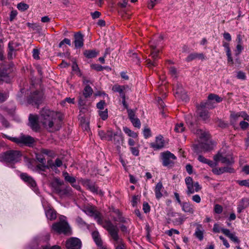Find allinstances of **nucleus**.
Returning <instances> with one entry per match:
<instances>
[{
	"mask_svg": "<svg viewBox=\"0 0 249 249\" xmlns=\"http://www.w3.org/2000/svg\"><path fill=\"white\" fill-rule=\"evenodd\" d=\"M30 126L32 129L36 131L38 130L40 128L39 123V117H38L37 115L30 114L29 117Z\"/></svg>",
	"mask_w": 249,
	"mask_h": 249,
	"instance_id": "17",
	"label": "nucleus"
},
{
	"mask_svg": "<svg viewBox=\"0 0 249 249\" xmlns=\"http://www.w3.org/2000/svg\"><path fill=\"white\" fill-rule=\"evenodd\" d=\"M199 117L204 121H206L209 120L210 116L209 112L207 111L204 110H200L199 111Z\"/></svg>",
	"mask_w": 249,
	"mask_h": 249,
	"instance_id": "34",
	"label": "nucleus"
},
{
	"mask_svg": "<svg viewBox=\"0 0 249 249\" xmlns=\"http://www.w3.org/2000/svg\"><path fill=\"white\" fill-rule=\"evenodd\" d=\"M2 136L19 145H27L30 146L35 142L34 139L28 135L21 134L18 137H13L3 134Z\"/></svg>",
	"mask_w": 249,
	"mask_h": 249,
	"instance_id": "4",
	"label": "nucleus"
},
{
	"mask_svg": "<svg viewBox=\"0 0 249 249\" xmlns=\"http://www.w3.org/2000/svg\"><path fill=\"white\" fill-rule=\"evenodd\" d=\"M92 93L93 90L92 88L89 85H87L84 89L82 93H79L78 97L79 106L80 107L84 106L86 102V99L89 97Z\"/></svg>",
	"mask_w": 249,
	"mask_h": 249,
	"instance_id": "7",
	"label": "nucleus"
},
{
	"mask_svg": "<svg viewBox=\"0 0 249 249\" xmlns=\"http://www.w3.org/2000/svg\"><path fill=\"white\" fill-rule=\"evenodd\" d=\"M112 90L114 92H119L120 95L122 96L124 94L123 93V91L124 90V86L116 84L112 87Z\"/></svg>",
	"mask_w": 249,
	"mask_h": 249,
	"instance_id": "33",
	"label": "nucleus"
},
{
	"mask_svg": "<svg viewBox=\"0 0 249 249\" xmlns=\"http://www.w3.org/2000/svg\"><path fill=\"white\" fill-rule=\"evenodd\" d=\"M57 113L48 108H43L40 112L39 123L50 131L58 130L61 127L60 120H57Z\"/></svg>",
	"mask_w": 249,
	"mask_h": 249,
	"instance_id": "1",
	"label": "nucleus"
},
{
	"mask_svg": "<svg viewBox=\"0 0 249 249\" xmlns=\"http://www.w3.org/2000/svg\"><path fill=\"white\" fill-rule=\"evenodd\" d=\"M82 184L93 193H98V187L95 183L89 179H83L81 181Z\"/></svg>",
	"mask_w": 249,
	"mask_h": 249,
	"instance_id": "23",
	"label": "nucleus"
},
{
	"mask_svg": "<svg viewBox=\"0 0 249 249\" xmlns=\"http://www.w3.org/2000/svg\"><path fill=\"white\" fill-rule=\"evenodd\" d=\"M143 210L144 213H147L150 210V207L147 202H144L143 204Z\"/></svg>",
	"mask_w": 249,
	"mask_h": 249,
	"instance_id": "63",
	"label": "nucleus"
},
{
	"mask_svg": "<svg viewBox=\"0 0 249 249\" xmlns=\"http://www.w3.org/2000/svg\"><path fill=\"white\" fill-rule=\"evenodd\" d=\"M83 211L87 214L93 216L99 224L102 222V219L100 217V213L97 212L94 208L92 206H87L84 207Z\"/></svg>",
	"mask_w": 249,
	"mask_h": 249,
	"instance_id": "12",
	"label": "nucleus"
},
{
	"mask_svg": "<svg viewBox=\"0 0 249 249\" xmlns=\"http://www.w3.org/2000/svg\"><path fill=\"white\" fill-rule=\"evenodd\" d=\"M196 59H198L203 60L205 59V56L202 53H192L187 56L186 58V61L190 62Z\"/></svg>",
	"mask_w": 249,
	"mask_h": 249,
	"instance_id": "28",
	"label": "nucleus"
},
{
	"mask_svg": "<svg viewBox=\"0 0 249 249\" xmlns=\"http://www.w3.org/2000/svg\"><path fill=\"white\" fill-rule=\"evenodd\" d=\"M99 115L100 117L102 118L103 120H106L107 118L108 117V112L107 109H106L105 111H99Z\"/></svg>",
	"mask_w": 249,
	"mask_h": 249,
	"instance_id": "51",
	"label": "nucleus"
},
{
	"mask_svg": "<svg viewBox=\"0 0 249 249\" xmlns=\"http://www.w3.org/2000/svg\"><path fill=\"white\" fill-rule=\"evenodd\" d=\"M52 228L54 231L58 233H63L67 234L70 232V228L68 223L62 219H60V222L53 224Z\"/></svg>",
	"mask_w": 249,
	"mask_h": 249,
	"instance_id": "6",
	"label": "nucleus"
},
{
	"mask_svg": "<svg viewBox=\"0 0 249 249\" xmlns=\"http://www.w3.org/2000/svg\"><path fill=\"white\" fill-rule=\"evenodd\" d=\"M17 8L21 11H24L28 9L29 5L26 3L21 2L18 4Z\"/></svg>",
	"mask_w": 249,
	"mask_h": 249,
	"instance_id": "42",
	"label": "nucleus"
},
{
	"mask_svg": "<svg viewBox=\"0 0 249 249\" xmlns=\"http://www.w3.org/2000/svg\"><path fill=\"white\" fill-rule=\"evenodd\" d=\"M64 44H66L69 46H71V40L68 39V38H64L62 41H61L59 45H58V46L59 48H61L62 47V46Z\"/></svg>",
	"mask_w": 249,
	"mask_h": 249,
	"instance_id": "50",
	"label": "nucleus"
},
{
	"mask_svg": "<svg viewBox=\"0 0 249 249\" xmlns=\"http://www.w3.org/2000/svg\"><path fill=\"white\" fill-rule=\"evenodd\" d=\"M118 232V226L110 223V236L116 249H125V245L123 239L119 236Z\"/></svg>",
	"mask_w": 249,
	"mask_h": 249,
	"instance_id": "3",
	"label": "nucleus"
},
{
	"mask_svg": "<svg viewBox=\"0 0 249 249\" xmlns=\"http://www.w3.org/2000/svg\"><path fill=\"white\" fill-rule=\"evenodd\" d=\"M127 113H128V117H129V119L130 120V121H131L133 119L136 118L135 117V112L133 110L131 109H127Z\"/></svg>",
	"mask_w": 249,
	"mask_h": 249,
	"instance_id": "48",
	"label": "nucleus"
},
{
	"mask_svg": "<svg viewBox=\"0 0 249 249\" xmlns=\"http://www.w3.org/2000/svg\"><path fill=\"white\" fill-rule=\"evenodd\" d=\"M169 72L170 74L172 76L174 77L177 76V71L176 68L174 67H171L169 68Z\"/></svg>",
	"mask_w": 249,
	"mask_h": 249,
	"instance_id": "58",
	"label": "nucleus"
},
{
	"mask_svg": "<svg viewBox=\"0 0 249 249\" xmlns=\"http://www.w3.org/2000/svg\"><path fill=\"white\" fill-rule=\"evenodd\" d=\"M19 44L17 42L11 41L8 44V57L12 59L15 56L16 52L18 50Z\"/></svg>",
	"mask_w": 249,
	"mask_h": 249,
	"instance_id": "20",
	"label": "nucleus"
},
{
	"mask_svg": "<svg viewBox=\"0 0 249 249\" xmlns=\"http://www.w3.org/2000/svg\"><path fill=\"white\" fill-rule=\"evenodd\" d=\"M81 123L83 128L86 130H88L89 128V123L85 122V119L83 117L81 118Z\"/></svg>",
	"mask_w": 249,
	"mask_h": 249,
	"instance_id": "47",
	"label": "nucleus"
},
{
	"mask_svg": "<svg viewBox=\"0 0 249 249\" xmlns=\"http://www.w3.org/2000/svg\"><path fill=\"white\" fill-rule=\"evenodd\" d=\"M54 183H55V186H59L61 187V186L63 185L64 184V181L58 178H54Z\"/></svg>",
	"mask_w": 249,
	"mask_h": 249,
	"instance_id": "60",
	"label": "nucleus"
},
{
	"mask_svg": "<svg viewBox=\"0 0 249 249\" xmlns=\"http://www.w3.org/2000/svg\"><path fill=\"white\" fill-rule=\"evenodd\" d=\"M161 0H149L147 3V7L150 9H153L154 7L160 2Z\"/></svg>",
	"mask_w": 249,
	"mask_h": 249,
	"instance_id": "40",
	"label": "nucleus"
},
{
	"mask_svg": "<svg viewBox=\"0 0 249 249\" xmlns=\"http://www.w3.org/2000/svg\"><path fill=\"white\" fill-rule=\"evenodd\" d=\"M8 94L5 92H0V103L4 102L8 98Z\"/></svg>",
	"mask_w": 249,
	"mask_h": 249,
	"instance_id": "53",
	"label": "nucleus"
},
{
	"mask_svg": "<svg viewBox=\"0 0 249 249\" xmlns=\"http://www.w3.org/2000/svg\"><path fill=\"white\" fill-rule=\"evenodd\" d=\"M20 178L25 182L35 191L36 189V183L34 178L27 173H22L20 175Z\"/></svg>",
	"mask_w": 249,
	"mask_h": 249,
	"instance_id": "15",
	"label": "nucleus"
},
{
	"mask_svg": "<svg viewBox=\"0 0 249 249\" xmlns=\"http://www.w3.org/2000/svg\"><path fill=\"white\" fill-rule=\"evenodd\" d=\"M231 121L232 123H235L240 117L239 113L231 112Z\"/></svg>",
	"mask_w": 249,
	"mask_h": 249,
	"instance_id": "41",
	"label": "nucleus"
},
{
	"mask_svg": "<svg viewBox=\"0 0 249 249\" xmlns=\"http://www.w3.org/2000/svg\"><path fill=\"white\" fill-rule=\"evenodd\" d=\"M164 146V140L162 135H159L156 137L155 142L150 143V147L155 150L162 148Z\"/></svg>",
	"mask_w": 249,
	"mask_h": 249,
	"instance_id": "16",
	"label": "nucleus"
},
{
	"mask_svg": "<svg viewBox=\"0 0 249 249\" xmlns=\"http://www.w3.org/2000/svg\"><path fill=\"white\" fill-rule=\"evenodd\" d=\"M238 184L241 186L249 187V179L238 181Z\"/></svg>",
	"mask_w": 249,
	"mask_h": 249,
	"instance_id": "57",
	"label": "nucleus"
},
{
	"mask_svg": "<svg viewBox=\"0 0 249 249\" xmlns=\"http://www.w3.org/2000/svg\"><path fill=\"white\" fill-rule=\"evenodd\" d=\"M213 231L215 232H219L221 231L224 235L229 237L231 240L234 242L239 243L240 240L234 233H231L229 229L221 228L220 229L217 224L213 225Z\"/></svg>",
	"mask_w": 249,
	"mask_h": 249,
	"instance_id": "8",
	"label": "nucleus"
},
{
	"mask_svg": "<svg viewBox=\"0 0 249 249\" xmlns=\"http://www.w3.org/2000/svg\"><path fill=\"white\" fill-rule=\"evenodd\" d=\"M164 190V187L162 185V183L161 181L158 182L155 186L154 188V192L155 193L156 198L157 199H160L161 198L163 194L162 192Z\"/></svg>",
	"mask_w": 249,
	"mask_h": 249,
	"instance_id": "27",
	"label": "nucleus"
},
{
	"mask_svg": "<svg viewBox=\"0 0 249 249\" xmlns=\"http://www.w3.org/2000/svg\"><path fill=\"white\" fill-rule=\"evenodd\" d=\"M185 181L187 188V190L186 191L187 194L188 195H190L191 194H194L195 191L192 178L191 177H188L185 178Z\"/></svg>",
	"mask_w": 249,
	"mask_h": 249,
	"instance_id": "26",
	"label": "nucleus"
},
{
	"mask_svg": "<svg viewBox=\"0 0 249 249\" xmlns=\"http://www.w3.org/2000/svg\"><path fill=\"white\" fill-rule=\"evenodd\" d=\"M223 156L220 153H217L216 155H214L213 157L214 160L217 163L218 161H221V158H222Z\"/></svg>",
	"mask_w": 249,
	"mask_h": 249,
	"instance_id": "61",
	"label": "nucleus"
},
{
	"mask_svg": "<svg viewBox=\"0 0 249 249\" xmlns=\"http://www.w3.org/2000/svg\"><path fill=\"white\" fill-rule=\"evenodd\" d=\"M74 45L76 48H81L84 45L83 35L80 32L74 34Z\"/></svg>",
	"mask_w": 249,
	"mask_h": 249,
	"instance_id": "25",
	"label": "nucleus"
},
{
	"mask_svg": "<svg viewBox=\"0 0 249 249\" xmlns=\"http://www.w3.org/2000/svg\"><path fill=\"white\" fill-rule=\"evenodd\" d=\"M33 56L35 59H39V51L37 49H34L33 51Z\"/></svg>",
	"mask_w": 249,
	"mask_h": 249,
	"instance_id": "55",
	"label": "nucleus"
},
{
	"mask_svg": "<svg viewBox=\"0 0 249 249\" xmlns=\"http://www.w3.org/2000/svg\"><path fill=\"white\" fill-rule=\"evenodd\" d=\"M131 122L135 127L138 128H140L141 127V124L140 120L138 118L136 117L133 119L131 121Z\"/></svg>",
	"mask_w": 249,
	"mask_h": 249,
	"instance_id": "45",
	"label": "nucleus"
},
{
	"mask_svg": "<svg viewBox=\"0 0 249 249\" xmlns=\"http://www.w3.org/2000/svg\"><path fill=\"white\" fill-rule=\"evenodd\" d=\"M152 42H150V46L152 50V52L151 53V55L153 59V61L151 60H147V65L149 67H151L152 66H156L157 65V63L156 62V60L158 57V54L159 51L156 50V45L155 44H153Z\"/></svg>",
	"mask_w": 249,
	"mask_h": 249,
	"instance_id": "10",
	"label": "nucleus"
},
{
	"mask_svg": "<svg viewBox=\"0 0 249 249\" xmlns=\"http://www.w3.org/2000/svg\"><path fill=\"white\" fill-rule=\"evenodd\" d=\"M213 149V145L209 142H200L193 146L195 152L198 153L201 152H207Z\"/></svg>",
	"mask_w": 249,
	"mask_h": 249,
	"instance_id": "9",
	"label": "nucleus"
},
{
	"mask_svg": "<svg viewBox=\"0 0 249 249\" xmlns=\"http://www.w3.org/2000/svg\"><path fill=\"white\" fill-rule=\"evenodd\" d=\"M213 172L216 175H220L224 172H233V169L231 168L224 167L220 168H213L212 170Z\"/></svg>",
	"mask_w": 249,
	"mask_h": 249,
	"instance_id": "30",
	"label": "nucleus"
},
{
	"mask_svg": "<svg viewBox=\"0 0 249 249\" xmlns=\"http://www.w3.org/2000/svg\"><path fill=\"white\" fill-rule=\"evenodd\" d=\"M245 201H243V199L240 201L239 204L238 205L237 211L238 213H241L243 210L246 208L247 207L244 205Z\"/></svg>",
	"mask_w": 249,
	"mask_h": 249,
	"instance_id": "52",
	"label": "nucleus"
},
{
	"mask_svg": "<svg viewBox=\"0 0 249 249\" xmlns=\"http://www.w3.org/2000/svg\"><path fill=\"white\" fill-rule=\"evenodd\" d=\"M0 122L2 123V125L5 127H7L9 126L8 122L5 119V118L0 114Z\"/></svg>",
	"mask_w": 249,
	"mask_h": 249,
	"instance_id": "56",
	"label": "nucleus"
},
{
	"mask_svg": "<svg viewBox=\"0 0 249 249\" xmlns=\"http://www.w3.org/2000/svg\"><path fill=\"white\" fill-rule=\"evenodd\" d=\"M243 50V47L241 44H237L236 49L235 51V54L236 55H239L241 53L242 51Z\"/></svg>",
	"mask_w": 249,
	"mask_h": 249,
	"instance_id": "62",
	"label": "nucleus"
},
{
	"mask_svg": "<svg viewBox=\"0 0 249 249\" xmlns=\"http://www.w3.org/2000/svg\"><path fill=\"white\" fill-rule=\"evenodd\" d=\"M111 216L113 218L115 221L124 223L126 225H127L130 222V220L122 216L121 213L118 209H113Z\"/></svg>",
	"mask_w": 249,
	"mask_h": 249,
	"instance_id": "14",
	"label": "nucleus"
},
{
	"mask_svg": "<svg viewBox=\"0 0 249 249\" xmlns=\"http://www.w3.org/2000/svg\"><path fill=\"white\" fill-rule=\"evenodd\" d=\"M45 214L47 218L50 220H54L56 218V212L50 208L45 210Z\"/></svg>",
	"mask_w": 249,
	"mask_h": 249,
	"instance_id": "29",
	"label": "nucleus"
},
{
	"mask_svg": "<svg viewBox=\"0 0 249 249\" xmlns=\"http://www.w3.org/2000/svg\"><path fill=\"white\" fill-rule=\"evenodd\" d=\"M175 93L176 95H178V97L179 98H180V97L181 98V94H182V95L183 96V98L182 99L183 100H187L188 99L187 94L184 92L183 93L182 88L178 87V89H177V91L175 92Z\"/></svg>",
	"mask_w": 249,
	"mask_h": 249,
	"instance_id": "37",
	"label": "nucleus"
},
{
	"mask_svg": "<svg viewBox=\"0 0 249 249\" xmlns=\"http://www.w3.org/2000/svg\"><path fill=\"white\" fill-rule=\"evenodd\" d=\"M99 53L95 50H85L84 52V55L88 58L95 57Z\"/></svg>",
	"mask_w": 249,
	"mask_h": 249,
	"instance_id": "31",
	"label": "nucleus"
},
{
	"mask_svg": "<svg viewBox=\"0 0 249 249\" xmlns=\"http://www.w3.org/2000/svg\"><path fill=\"white\" fill-rule=\"evenodd\" d=\"M130 149L132 154L133 155L135 156H138L139 155V150L138 148L135 147H131L130 148Z\"/></svg>",
	"mask_w": 249,
	"mask_h": 249,
	"instance_id": "59",
	"label": "nucleus"
},
{
	"mask_svg": "<svg viewBox=\"0 0 249 249\" xmlns=\"http://www.w3.org/2000/svg\"><path fill=\"white\" fill-rule=\"evenodd\" d=\"M171 216L174 217L173 222L176 225L182 224L186 219L185 216L179 213H173L171 214Z\"/></svg>",
	"mask_w": 249,
	"mask_h": 249,
	"instance_id": "22",
	"label": "nucleus"
},
{
	"mask_svg": "<svg viewBox=\"0 0 249 249\" xmlns=\"http://www.w3.org/2000/svg\"><path fill=\"white\" fill-rule=\"evenodd\" d=\"M237 77L238 79L244 80L246 78L245 73L241 71H239L237 72Z\"/></svg>",
	"mask_w": 249,
	"mask_h": 249,
	"instance_id": "64",
	"label": "nucleus"
},
{
	"mask_svg": "<svg viewBox=\"0 0 249 249\" xmlns=\"http://www.w3.org/2000/svg\"><path fill=\"white\" fill-rule=\"evenodd\" d=\"M123 130L129 137H131L134 138L138 137V134L136 132L132 131L127 127H124L123 128Z\"/></svg>",
	"mask_w": 249,
	"mask_h": 249,
	"instance_id": "36",
	"label": "nucleus"
},
{
	"mask_svg": "<svg viewBox=\"0 0 249 249\" xmlns=\"http://www.w3.org/2000/svg\"><path fill=\"white\" fill-rule=\"evenodd\" d=\"M42 98V93L39 91H36L30 96L29 99V102L31 104L38 105L41 103Z\"/></svg>",
	"mask_w": 249,
	"mask_h": 249,
	"instance_id": "21",
	"label": "nucleus"
},
{
	"mask_svg": "<svg viewBox=\"0 0 249 249\" xmlns=\"http://www.w3.org/2000/svg\"><path fill=\"white\" fill-rule=\"evenodd\" d=\"M91 68L92 69L96 70L97 71H101L104 69H106V68H107V67H104L99 64H93L91 65Z\"/></svg>",
	"mask_w": 249,
	"mask_h": 249,
	"instance_id": "44",
	"label": "nucleus"
},
{
	"mask_svg": "<svg viewBox=\"0 0 249 249\" xmlns=\"http://www.w3.org/2000/svg\"><path fill=\"white\" fill-rule=\"evenodd\" d=\"M161 159L163 166L167 167H172L175 163L176 157L169 151L161 153Z\"/></svg>",
	"mask_w": 249,
	"mask_h": 249,
	"instance_id": "5",
	"label": "nucleus"
},
{
	"mask_svg": "<svg viewBox=\"0 0 249 249\" xmlns=\"http://www.w3.org/2000/svg\"><path fill=\"white\" fill-rule=\"evenodd\" d=\"M185 127L182 123L176 124L174 130L177 133H181L184 131Z\"/></svg>",
	"mask_w": 249,
	"mask_h": 249,
	"instance_id": "39",
	"label": "nucleus"
},
{
	"mask_svg": "<svg viewBox=\"0 0 249 249\" xmlns=\"http://www.w3.org/2000/svg\"><path fill=\"white\" fill-rule=\"evenodd\" d=\"M143 134L145 139H147L152 136L151 130L148 127L144 128L143 131Z\"/></svg>",
	"mask_w": 249,
	"mask_h": 249,
	"instance_id": "43",
	"label": "nucleus"
},
{
	"mask_svg": "<svg viewBox=\"0 0 249 249\" xmlns=\"http://www.w3.org/2000/svg\"><path fill=\"white\" fill-rule=\"evenodd\" d=\"M21 156L19 151L10 150L0 154V161L7 165L18 162Z\"/></svg>",
	"mask_w": 249,
	"mask_h": 249,
	"instance_id": "2",
	"label": "nucleus"
},
{
	"mask_svg": "<svg viewBox=\"0 0 249 249\" xmlns=\"http://www.w3.org/2000/svg\"><path fill=\"white\" fill-rule=\"evenodd\" d=\"M54 189L56 194L61 197L69 196L72 194L71 188L68 186H66L64 188H61L59 186H55L54 187Z\"/></svg>",
	"mask_w": 249,
	"mask_h": 249,
	"instance_id": "13",
	"label": "nucleus"
},
{
	"mask_svg": "<svg viewBox=\"0 0 249 249\" xmlns=\"http://www.w3.org/2000/svg\"><path fill=\"white\" fill-rule=\"evenodd\" d=\"M208 100L209 101L215 100L216 103H220L222 102V98L216 94L211 93L208 95Z\"/></svg>",
	"mask_w": 249,
	"mask_h": 249,
	"instance_id": "35",
	"label": "nucleus"
},
{
	"mask_svg": "<svg viewBox=\"0 0 249 249\" xmlns=\"http://www.w3.org/2000/svg\"><path fill=\"white\" fill-rule=\"evenodd\" d=\"M221 162L223 163H225L227 164H231L234 162L233 159L231 158V160L228 159L226 157H224L223 156L222 158H221Z\"/></svg>",
	"mask_w": 249,
	"mask_h": 249,
	"instance_id": "49",
	"label": "nucleus"
},
{
	"mask_svg": "<svg viewBox=\"0 0 249 249\" xmlns=\"http://www.w3.org/2000/svg\"><path fill=\"white\" fill-rule=\"evenodd\" d=\"M197 134H200L199 138L201 140L204 139V140H207L208 139L207 135L205 133L202 132L201 130H197Z\"/></svg>",
	"mask_w": 249,
	"mask_h": 249,
	"instance_id": "54",
	"label": "nucleus"
},
{
	"mask_svg": "<svg viewBox=\"0 0 249 249\" xmlns=\"http://www.w3.org/2000/svg\"><path fill=\"white\" fill-rule=\"evenodd\" d=\"M223 207L219 204H215L214 207V211L216 213L220 214L222 212Z\"/></svg>",
	"mask_w": 249,
	"mask_h": 249,
	"instance_id": "46",
	"label": "nucleus"
},
{
	"mask_svg": "<svg viewBox=\"0 0 249 249\" xmlns=\"http://www.w3.org/2000/svg\"><path fill=\"white\" fill-rule=\"evenodd\" d=\"M62 175L66 181L70 183L71 186L76 190H80V186L78 184H74L76 181V178L75 177L70 175L67 172H63L62 173Z\"/></svg>",
	"mask_w": 249,
	"mask_h": 249,
	"instance_id": "18",
	"label": "nucleus"
},
{
	"mask_svg": "<svg viewBox=\"0 0 249 249\" xmlns=\"http://www.w3.org/2000/svg\"><path fill=\"white\" fill-rule=\"evenodd\" d=\"M46 169H48V166H47L46 164H38L35 168V171L41 173V171H45Z\"/></svg>",
	"mask_w": 249,
	"mask_h": 249,
	"instance_id": "38",
	"label": "nucleus"
},
{
	"mask_svg": "<svg viewBox=\"0 0 249 249\" xmlns=\"http://www.w3.org/2000/svg\"><path fill=\"white\" fill-rule=\"evenodd\" d=\"M196 226V230L194 233L195 236L200 241L203 240L204 230L201 224L198 223H195L194 224Z\"/></svg>",
	"mask_w": 249,
	"mask_h": 249,
	"instance_id": "19",
	"label": "nucleus"
},
{
	"mask_svg": "<svg viewBox=\"0 0 249 249\" xmlns=\"http://www.w3.org/2000/svg\"><path fill=\"white\" fill-rule=\"evenodd\" d=\"M92 238L97 246L101 245V243H102V240L100 237L99 232L97 231H94L92 232Z\"/></svg>",
	"mask_w": 249,
	"mask_h": 249,
	"instance_id": "32",
	"label": "nucleus"
},
{
	"mask_svg": "<svg viewBox=\"0 0 249 249\" xmlns=\"http://www.w3.org/2000/svg\"><path fill=\"white\" fill-rule=\"evenodd\" d=\"M180 205L181 207L182 211L184 212L191 214H193L194 213V207L193 205L189 202H182Z\"/></svg>",
	"mask_w": 249,
	"mask_h": 249,
	"instance_id": "24",
	"label": "nucleus"
},
{
	"mask_svg": "<svg viewBox=\"0 0 249 249\" xmlns=\"http://www.w3.org/2000/svg\"><path fill=\"white\" fill-rule=\"evenodd\" d=\"M65 245L67 249H80L82 243L78 238L71 237L66 241Z\"/></svg>",
	"mask_w": 249,
	"mask_h": 249,
	"instance_id": "11",
	"label": "nucleus"
}]
</instances>
